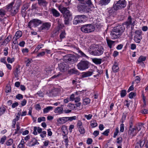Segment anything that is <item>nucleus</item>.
Masks as SVG:
<instances>
[{
    "label": "nucleus",
    "instance_id": "nucleus-7",
    "mask_svg": "<svg viewBox=\"0 0 148 148\" xmlns=\"http://www.w3.org/2000/svg\"><path fill=\"white\" fill-rule=\"evenodd\" d=\"M89 63L87 61L81 60L77 64L78 69L80 70H84L89 67Z\"/></svg>",
    "mask_w": 148,
    "mask_h": 148
},
{
    "label": "nucleus",
    "instance_id": "nucleus-42",
    "mask_svg": "<svg viewBox=\"0 0 148 148\" xmlns=\"http://www.w3.org/2000/svg\"><path fill=\"white\" fill-rule=\"evenodd\" d=\"M13 143V140L12 139H10L8 140L6 142V144L7 146H10Z\"/></svg>",
    "mask_w": 148,
    "mask_h": 148
},
{
    "label": "nucleus",
    "instance_id": "nucleus-41",
    "mask_svg": "<svg viewBox=\"0 0 148 148\" xmlns=\"http://www.w3.org/2000/svg\"><path fill=\"white\" fill-rule=\"evenodd\" d=\"M143 126L141 124H139L135 128L136 129V130L138 132L142 128H143Z\"/></svg>",
    "mask_w": 148,
    "mask_h": 148
},
{
    "label": "nucleus",
    "instance_id": "nucleus-61",
    "mask_svg": "<svg viewBox=\"0 0 148 148\" xmlns=\"http://www.w3.org/2000/svg\"><path fill=\"white\" fill-rule=\"evenodd\" d=\"M124 130V125L123 124H121L120 125V131L121 132H123Z\"/></svg>",
    "mask_w": 148,
    "mask_h": 148
},
{
    "label": "nucleus",
    "instance_id": "nucleus-4",
    "mask_svg": "<svg viewBox=\"0 0 148 148\" xmlns=\"http://www.w3.org/2000/svg\"><path fill=\"white\" fill-rule=\"evenodd\" d=\"M14 2H12L7 5L6 7L7 11L10 12L12 16L15 15L18 12L19 7L15 5L14 6Z\"/></svg>",
    "mask_w": 148,
    "mask_h": 148
},
{
    "label": "nucleus",
    "instance_id": "nucleus-1",
    "mask_svg": "<svg viewBox=\"0 0 148 148\" xmlns=\"http://www.w3.org/2000/svg\"><path fill=\"white\" fill-rule=\"evenodd\" d=\"M58 8L61 13L63 14L64 18V23L66 25H68L69 21L71 19L72 15L70 12L69 8L64 7L62 5H59Z\"/></svg>",
    "mask_w": 148,
    "mask_h": 148
},
{
    "label": "nucleus",
    "instance_id": "nucleus-19",
    "mask_svg": "<svg viewBox=\"0 0 148 148\" xmlns=\"http://www.w3.org/2000/svg\"><path fill=\"white\" fill-rule=\"evenodd\" d=\"M62 106H63L62 105ZM63 109L62 107H59L55 108L54 112L56 113H58L59 114H61L63 113Z\"/></svg>",
    "mask_w": 148,
    "mask_h": 148
},
{
    "label": "nucleus",
    "instance_id": "nucleus-32",
    "mask_svg": "<svg viewBox=\"0 0 148 148\" xmlns=\"http://www.w3.org/2000/svg\"><path fill=\"white\" fill-rule=\"evenodd\" d=\"M6 12L5 10L2 8L0 9V16L3 17L4 16L6 13Z\"/></svg>",
    "mask_w": 148,
    "mask_h": 148
},
{
    "label": "nucleus",
    "instance_id": "nucleus-29",
    "mask_svg": "<svg viewBox=\"0 0 148 148\" xmlns=\"http://www.w3.org/2000/svg\"><path fill=\"white\" fill-rule=\"evenodd\" d=\"M101 59L94 58L93 60V62L96 64H100L101 62Z\"/></svg>",
    "mask_w": 148,
    "mask_h": 148
},
{
    "label": "nucleus",
    "instance_id": "nucleus-43",
    "mask_svg": "<svg viewBox=\"0 0 148 148\" xmlns=\"http://www.w3.org/2000/svg\"><path fill=\"white\" fill-rule=\"evenodd\" d=\"M67 121H72L73 120H76L77 119V117L75 116L71 117H66Z\"/></svg>",
    "mask_w": 148,
    "mask_h": 148
},
{
    "label": "nucleus",
    "instance_id": "nucleus-6",
    "mask_svg": "<svg viewBox=\"0 0 148 148\" xmlns=\"http://www.w3.org/2000/svg\"><path fill=\"white\" fill-rule=\"evenodd\" d=\"M126 4L127 2L125 0H119L113 4V8L114 10H117L125 8Z\"/></svg>",
    "mask_w": 148,
    "mask_h": 148
},
{
    "label": "nucleus",
    "instance_id": "nucleus-53",
    "mask_svg": "<svg viewBox=\"0 0 148 148\" xmlns=\"http://www.w3.org/2000/svg\"><path fill=\"white\" fill-rule=\"evenodd\" d=\"M136 95V93L134 92H131L129 94V97L132 99L133 98L134 96H135Z\"/></svg>",
    "mask_w": 148,
    "mask_h": 148
},
{
    "label": "nucleus",
    "instance_id": "nucleus-16",
    "mask_svg": "<svg viewBox=\"0 0 148 148\" xmlns=\"http://www.w3.org/2000/svg\"><path fill=\"white\" fill-rule=\"evenodd\" d=\"M38 3L39 6L41 7L46 8L48 3L46 0H39Z\"/></svg>",
    "mask_w": 148,
    "mask_h": 148
},
{
    "label": "nucleus",
    "instance_id": "nucleus-12",
    "mask_svg": "<svg viewBox=\"0 0 148 148\" xmlns=\"http://www.w3.org/2000/svg\"><path fill=\"white\" fill-rule=\"evenodd\" d=\"M51 27V24L49 23H45L42 24L39 27V29L41 30H47Z\"/></svg>",
    "mask_w": 148,
    "mask_h": 148
},
{
    "label": "nucleus",
    "instance_id": "nucleus-31",
    "mask_svg": "<svg viewBox=\"0 0 148 148\" xmlns=\"http://www.w3.org/2000/svg\"><path fill=\"white\" fill-rule=\"evenodd\" d=\"M90 100L88 98L83 99V103L84 105H86L90 103Z\"/></svg>",
    "mask_w": 148,
    "mask_h": 148
},
{
    "label": "nucleus",
    "instance_id": "nucleus-59",
    "mask_svg": "<svg viewBox=\"0 0 148 148\" xmlns=\"http://www.w3.org/2000/svg\"><path fill=\"white\" fill-rule=\"evenodd\" d=\"M16 120V119H14L12 121V126L13 128H15Z\"/></svg>",
    "mask_w": 148,
    "mask_h": 148
},
{
    "label": "nucleus",
    "instance_id": "nucleus-8",
    "mask_svg": "<svg viewBox=\"0 0 148 148\" xmlns=\"http://www.w3.org/2000/svg\"><path fill=\"white\" fill-rule=\"evenodd\" d=\"M136 20L132 18L130 16H128L126 21L124 22L122 25L126 26L127 28H129L130 25L132 26V27H134L135 25Z\"/></svg>",
    "mask_w": 148,
    "mask_h": 148
},
{
    "label": "nucleus",
    "instance_id": "nucleus-57",
    "mask_svg": "<svg viewBox=\"0 0 148 148\" xmlns=\"http://www.w3.org/2000/svg\"><path fill=\"white\" fill-rule=\"evenodd\" d=\"M16 99L20 100L22 99L23 98V97L22 95L20 94H18L16 95Z\"/></svg>",
    "mask_w": 148,
    "mask_h": 148
},
{
    "label": "nucleus",
    "instance_id": "nucleus-60",
    "mask_svg": "<svg viewBox=\"0 0 148 148\" xmlns=\"http://www.w3.org/2000/svg\"><path fill=\"white\" fill-rule=\"evenodd\" d=\"M82 122L80 121H78L77 123V127L79 128L81 127H82Z\"/></svg>",
    "mask_w": 148,
    "mask_h": 148
},
{
    "label": "nucleus",
    "instance_id": "nucleus-34",
    "mask_svg": "<svg viewBox=\"0 0 148 148\" xmlns=\"http://www.w3.org/2000/svg\"><path fill=\"white\" fill-rule=\"evenodd\" d=\"M38 7L37 3H35L33 4L32 6L31 10H38Z\"/></svg>",
    "mask_w": 148,
    "mask_h": 148
},
{
    "label": "nucleus",
    "instance_id": "nucleus-37",
    "mask_svg": "<svg viewBox=\"0 0 148 148\" xmlns=\"http://www.w3.org/2000/svg\"><path fill=\"white\" fill-rule=\"evenodd\" d=\"M77 50V52L79 53L81 57H86L87 56L83 53V52L81 50H79V48H77L76 49Z\"/></svg>",
    "mask_w": 148,
    "mask_h": 148
},
{
    "label": "nucleus",
    "instance_id": "nucleus-25",
    "mask_svg": "<svg viewBox=\"0 0 148 148\" xmlns=\"http://www.w3.org/2000/svg\"><path fill=\"white\" fill-rule=\"evenodd\" d=\"M146 57L141 56L139 57L137 63L140 64L143 61H145L146 59Z\"/></svg>",
    "mask_w": 148,
    "mask_h": 148
},
{
    "label": "nucleus",
    "instance_id": "nucleus-33",
    "mask_svg": "<svg viewBox=\"0 0 148 148\" xmlns=\"http://www.w3.org/2000/svg\"><path fill=\"white\" fill-rule=\"evenodd\" d=\"M20 69L19 68L16 67L14 71L15 76L16 77H17L18 74L20 73Z\"/></svg>",
    "mask_w": 148,
    "mask_h": 148
},
{
    "label": "nucleus",
    "instance_id": "nucleus-50",
    "mask_svg": "<svg viewBox=\"0 0 148 148\" xmlns=\"http://www.w3.org/2000/svg\"><path fill=\"white\" fill-rule=\"evenodd\" d=\"M84 4L85 5L87 4L90 6H91L92 5V3L91 2V0H87L85 2V3Z\"/></svg>",
    "mask_w": 148,
    "mask_h": 148
},
{
    "label": "nucleus",
    "instance_id": "nucleus-9",
    "mask_svg": "<svg viewBox=\"0 0 148 148\" xmlns=\"http://www.w3.org/2000/svg\"><path fill=\"white\" fill-rule=\"evenodd\" d=\"M41 21L38 19H32L29 23L28 25L31 27H35L41 23Z\"/></svg>",
    "mask_w": 148,
    "mask_h": 148
},
{
    "label": "nucleus",
    "instance_id": "nucleus-55",
    "mask_svg": "<svg viewBox=\"0 0 148 148\" xmlns=\"http://www.w3.org/2000/svg\"><path fill=\"white\" fill-rule=\"evenodd\" d=\"M119 128L118 127H116L115 130V131L114 133L113 137L115 138L117 135L118 133H119Z\"/></svg>",
    "mask_w": 148,
    "mask_h": 148
},
{
    "label": "nucleus",
    "instance_id": "nucleus-21",
    "mask_svg": "<svg viewBox=\"0 0 148 148\" xmlns=\"http://www.w3.org/2000/svg\"><path fill=\"white\" fill-rule=\"evenodd\" d=\"M83 22V21L82 19H81L76 16L75 17L73 21V23L74 24L76 25L77 23H82Z\"/></svg>",
    "mask_w": 148,
    "mask_h": 148
},
{
    "label": "nucleus",
    "instance_id": "nucleus-10",
    "mask_svg": "<svg viewBox=\"0 0 148 148\" xmlns=\"http://www.w3.org/2000/svg\"><path fill=\"white\" fill-rule=\"evenodd\" d=\"M66 59L69 62L71 63H75L78 61V58L76 57L71 55L67 56Z\"/></svg>",
    "mask_w": 148,
    "mask_h": 148
},
{
    "label": "nucleus",
    "instance_id": "nucleus-63",
    "mask_svg": "<svg viewBox=\"0 0 148 148\" xmlns=\"http://www.w3.org/2000/svg\"><path fill=\"white\" fill-rule=\"evenodd\" d=\"M46 135V132L45 131H43L40 134V136L42 138H44L45 137Z\"/></svg>",
    "mask_w": 148,
    "mask_h": 148
},
{
    "label": "nucleus",
    "instance_id": "nucleus-28",
    "mask_svg": "<svg viewBox=\"0 0 148 148\" xmlns=\"http://www.w3.org/2000/svg\"><path fill=\"white\" fill-rule=\"evenodd\" d=\"M142 38V36H134V40L135 42L137 43H139L140 42L141 39Z\"/></svg>",
    "mask_w": 148,
    "mask_h": 148
},
{
    "label": "nucleus",
    "instance_id": "nucleus-54",
    "mask_svg": "<svg viewBox=\"0 0 148 148\" xmlns=\"http://www.w3.org/2000/svg\"><path fill=\"white\" fill-rule=\"evenodd\" d=\"M110 129H107L105 130L104 132H103L102 134L106 136H108V134L110 132Z\"/></svg>",
    "mask_w": 148,
    "mask_h": 148
},
{
    "label": "nucleus",
    "instance_id": "nucleus-26",
    "mask_svg": "<svg viewBox=\"0 0 148 148\" xmlns=\"http://www.w3.org/2000/svg\"><path fill=\"white\" fill-rule=\"evenodd\" d=\"M112 69L114 72L116 73L119 71V68L118 65L117 64H114L112 67Z\"/></svg>",
    "mask_w": 148,
    "mask_h": 148
},
{
    "label": "nucleus",
    "instance_id": "nucleus-62",
    "mask_svg": "<svg viewBox=\"0 0 148 148\" xmlns=\"http://www.w3.org/2000/svg\"><path fill=\"white\" fill-rule=\"evenodd\" d=\"M27 103V101L25 99H23L21 102V106H23L25 105Z\"/></svg>",
    "mask_w": 148,
    "mask_h": 148
},
{
    "label": "nucleus",
    "instance_id": "nucleus-20",
    "mask_svg": "<svg viewBox=\"0 0 148 148\" xmlns=\"http://www.w3.org/2000/svg\"><path fill=\"white\" fill-rule=\"evenodd\" d=\"M138 132L135 128H133L131 129H130L128 133L130 135H131L132 136L136 135Z\"/></svg>",
    "mask_w": 148,
    "mask_h": 148
},
{
    "label": "nucleus",
    "instance_id": "nucleus-24",
    "mask_svg": "<svg viewBox=\"0 0 148 148\" xmlns=\"http://www.w3.org/2000/svg\"><path fill=\"white\" fill-rule=\"evenodd\" d=\"M93 72L91 71H88L83 73L82 77H89L92 74Z\"/></svg>",
    "mask_w": 148,
    "mask_h": 148
},
{
    "label": "nucleus",
    "instance_id": "nucleus-2",
    "mask_svg": "<svg viewBox=\"0 0 148 148\" xmlns=\"http://www.w3.org/2000/svg\"><path fill=\"white\" fill-rule=\"evenodd\" d=\"M125 27L123 25H118L115 27L111 32L112 39L119 38L125 30Z\"/></svg>",
    "mask_w": 148,
    "mask_h": 148
},
{
    "label": "nucleus",
    "instance_id": "nucleus-51",
    "mask_svg": "<svg viewBox=\"0 0 148 148\" xmlns=\"http://www.w3.org/2000/svg\"><path fill=\"white\" fill-rule=\"evenodd\" d=\"M6 139V137L5 136H4L1 138L0 143H1V144H3Z\"/></svg>",
    "mask_w": 148,
    "mask_h": 148
},
{
    "label": "nucleus",
    "instance_id": "nucleus-48",
    "mask_svg": "<svg viewBox=\"0 0 148 148\" xmlns=\"http://www.w3.org/2000/svg\"><path fill=\"white\" fill-rule=\"evenodd\" d=\"M14 58H11L10 57H8L7 59V61L8 63H12L14 61Z\"/></svg>",
    "mask_w": 148,
    "mask_h": 148
},
{
    "label": "nucleus",
    "instance_id": "nucleus-46",
    "mask_svg": "<svg viewBox=\"0 0 148 148\" xmlns=\"http://www.w3.org/2000/svg\"><path fill=\"white\" fill-rule=\"evenodd\" d=\"M79 131L80 133L81 134H83L85 133L84 129L83 128V127L78 128Z\"/></svg>",
    "mask_w": 148,
    "mask_h": 148
},
{
    "label": "nucleus",
    "instance_id": "nucleus-11",
    "mask_svg": "<svg viewBox=\"0 0 148 148\" xmlns=\"http://www.w3.org/2000/svg\"><path fill=\"white\" fill-rule=\"evenodd\" d=\"M68 65L64 62L60 63L58 64V67L61 71L64 72L66 71L68 69Z\"/></svg>",
    "mask_w": 148,
    "mask_h": 148
},
{
    "label": "nucleus",
    "instance_id": "nucleus-14",
    "mask_svg": "<svg viewBox=\"0 0 148 148\" xmlns=\"http://www.w3.org/2000/svg\"><path fill=\"white\" fill-rule=\"evenodd\" d=\"M87 7L84 4L82 5L79 4L77 7L78 10L79 12L86 11L87 9Z\"/></svg>",
    "mask_w": 148,
    "mask_h": 148
},
{
    "label": "nucleus",
    "instance_id": "nucleus-49",
    "mask_svg": "<svg viewBox=\"0 0 148 148\" xmlns=\"http://www.w3.org/2000/svg\"><path fill=\"white\" fill-rule=\"evenodd\" d=\"M139 141L140 143V147H143L145 144V140H144L141 139L139 140Z\"/></svg>",
    "mask_w": 148,
    "mask_h": 148
},
{
    "label": "nucleus",
    "instance_id": "nucleus-27",
    "mask_svg": "<svg viewBox=\"0 0 148 148\" xmlns=\"http://www.w3.org/2000/svg\"><path fill=\"white\" fill-rule=\"evenodd\" d=\"M53 109V107L51 106H48L45 108L43 109V113L45 114L48 112L50 110H52Z\"/></svg>",
    "mask_w": 148,
    "mask_h": 148
},
{
    "label": "nucleus",
    "instance_id": "nucleus-58",
    "mask_svg": "<svg viewBox=\"0 0 148 148\" xmlns=\"http://www.w3.org/2000/svg\"><path fill=\"white\" fill-rule=\"evenodd\" d=\"M140 79L138 76H136V79L134 80V82L136 84H138L140 82Z\"/></svg>",
    "mask_w": 148,
    "mask_h": 148
},
{
    "label": "nucleus",
    "instance_id": "nucleus-44",
    "mask_svg": "<svg viewBox=\"0 0 148 148\" xmlns=\"http://www.w3.org/2000/svg\"><path fill=\"white\" fill-rule=\"evenodd\" d=\"M11 91V87L10 86L7 85L6 87L5 92H10Z\"/></svg>",
    "mask_w": 148,
    "mask_h": 148
},
{
    "label": "nucleus",
    "instance_id": "nucleus-13",
    "mask_svg": "<svg viewBox=\"0 0 148 148\" xmlns=\"http://www.w3.org/2000/svg\"><path fill=\"white\" fill-rule=\"evenodd\" d=\"M50 13L55 17H58L60 16V13L54 8H52L50 10Z\"/></svg>",
    "mask_w": 148,
    "mask_h": 148
},
{
    "label": "nucleus",
    "instance_id": "nucleus-18",
    "mask_svg": "<svg viewBox=\"0 0 148 148\" xmlns=\"http://www.w3.org/2000/svg\"><path fill=\"white\" fill-rule=\"evenodd\" d=\"M111 0H100L99 2V4L101 5H106L109 4Z\"/></svg>",
    "mask_w": 148,
    "mask_h": 148
},
{
    "label": "nucleus",
    "instance_id": "nucleus-17",
    "mask_svg": "<svg viewBox=\"0 0 148 148\" xmlns=\"http://www.w3.org/2000/svg\"><path fill=\"white\" fill-rule=\"evenodd\" d=\"M39 144V143L38 142L37 140L35 138H32L29 143V146L31 147Z\"/></svg>",
    "mask_w": 148,
    "mask_h": 148
},
{
    "label": "nucleus",
    "instance_id": "nucleus-15",
    "mask_svg": "<svg viewBox=\"0 0 148 148\" xmlns=\"http://www.w3.org/2000/svg\"><path fill=\"white\" fill-rule=\"evenodd\" d=\"M66 117L60 118L57 119V124H62L65 123L67 121Z\"/></svg>",
    "mask_w": 148,
    "mask_h": 148
},
{
    "label": "nucleus",
    "instance_id": "nucleus-22",
    "mask_svg": "<svg viewBox=\"0 0 148 148\" xmlns=\"http://www.w3.org/2000/svg\"><path fill=\"white\" fill-rule=\"evenodd\" d=\"M69 72L71 74H75L79 75L80 74L79 71L75 68L70 70L69 71Z\"/></svg>",
    "mask_w": 148,
    "mask_h": 148
},
{
    "label": "nucleus",
    "instance_id": "nucleus-64",
    "mask_svg": "<svg viewBox=\"0 0 148 148\" xmlns=\"http://www.w3.org/2000/svg\"><path fill=\"white\" fill-rule=\"evenodd\" d=\"M35 108L37 110H39L41 109V107L39 104H36L35 106Z\"/></svg>",
    "mask_w": 148,
    "mask_h": 148
},
{
    "label": "nucleus",
    "instance_id": "nucleus-5",
    "mask_svg": "<svg viewBox=\"0 0 148 148\" xmlns=\"http://www.w3.org/2000/svg\"><path fill=\"white\" fill-rule=\"evenodd\" d=\"M95 27L92 24H88L83 25L81 27V31L85 33H89L93 32Z\"/></svg>",
    "mask_w": 148,
    "mask_h": 148
},
{
    "label": "nucleus",
    "instance_id": "nucleus-30",
    "mask_svg": "<svg viewBox=\"0 0 148 148\" xmlns=\"http://www.w3.org/2000/svg\"><path fill=\"white\" fill-rule=\"evenodd\" d=\"M107 42L108 46L110 48H111L112 47V45L114 42V41L107 39Z\"/></svg>",
    "mask_w": 148,
    "mask_h": 148
},
{
    "label": "nucleus",
    "instance_id": "nucleus-36",
    "mask_svg": "<svg viewBox=\"0 0 148 148\" xmlns=\"http://www.w3.org/2000/svg\"><path fill=\"white\" fill-rule=\"evenodd\" d=\"M66 33L65 31H62L60 35V38L61 40L65 37Z\"/></svg>",
    "mask_w": 148,
    "mask_h": 148
},
{
    "label": "nucleus",
    "instance_id": "nucleus-39",
    "mask_svg": "<svg viewBox=\"0 0 148 148\" xmlns=\"http://www.w3.org/2000/svg\"><path fill=\"white\" fill-rule=\"evenodd\" d=\"M127 94L126 91L125 90H122L121 91L120 93L121 97H123L125 96Z\"/></svg>",
    "mask_w": 148,
    "mask_h": 148
},
{
    "label": "nucleus",
    "instance_id": "nucleus-56",
    "mask_svg": "<svg viewBox=\"0 0 148 148\" xmlns=\"http://www.w3.org/2000/svg\"><path fill=\"white\" fill-rule=\"evenodd\" d=\"M84 116L87 119L90 120L91 119L92 116V115L91 114H89L88 115L85 114L84 115Z\"/></svg>",
    "mask_w": 148,
    "mask_h": 148
},
{
    "label": "nucleus",
    "instance_id": "nucleus-40",
    "mask_svg": "<svg viewBox=\"0 0 148 148\" xmlns=\"http://www.w3.org/2000/svg\"><path fill=\"white\" fill-rule=\"evenodd\" d=\"M43 46V45L42 44H40L38 45L36 48L35 49L34 51L37 52Z\"/></svg>",
    "mask_w": 148,
    "mask_h": 148
},
{
    "label": "nucleus",
    "instance_id": "nucleus-52",
    "mask_svg": "<svg viewBox=\"0 0 148 148\" xmlns=\"http://www.w3.org/2000/svg\"><path fill=\"white\" fill-rule=\"evenodd\" d=\"M45 121V118L44 117H39L38 118V122H40L42 121Z\"/></svg>",
    "mask_w": 148,
    "mask_h": 148
},
{
    "label": "nucleus",
    "instance_id": "nucleus-23",
    "mask_svg": "<svg viewBox=\"0 0 148 148\" xmlns=\"http://www.w3.org/2000/svg\"><path fill=\"white\" fill-rule=\"evenodd\" d=\"M22 32L20 31H17L15 33V34L13 37V39L15 38H16L18 39L22 36Z\"/></svg>",
    "mask_w": 148,
    "mask_h": 148
},
{
    "label": "nucleus",
    "instance_id": "nucleus-35",
    "mask_svg": "<svg viewBox=\"0 0 148 148\" xmlns=\"http://www.w3.org/2000/svg\"><path fill=\"white\" fill-rule=\"evenodd\" d=\"M142 31L141 30H137L135 32V36H142Z\"/></svg>",
    "mask_w": 148,
    "mask_h": 148
},
{
    "label": "nucleus",
    "instance_id": "nucleus-45",
    "mask_svg": "<svg viewBox=\"0 0 148 148\" xmlns=\"http://www.w3.org/2000/svg\"><path fill=\"white\" fill-rule=\"evenodd\" d=\"M114 10H114L113 7L109 10L108 11L109 15L110 16L113 14L115 12Z\"/></svg>",
    "mask_w": 148,
    "mask_h": 148
},
{
    "label": "nucleus",
    "instance_id": "nucleus-47",
    "mask_svg": "<svg viewBox=\"0 0 148 148\" xmlns=\"http://www.w3.org/2000/svg\"><path fill=\"white\" fill-rule=\"evenodd\" d=\"M6 110L5 108L3 107L0 108V115H1L3 114L5 112Z\"/></svg>",
    "mask_w": 148,
    "mask_h": 148
},
{
    "label": "nucleus",
    "instance_id": "nucleus-3",
    "mask_svg": "<svg viewBox=\"0 0 148 148\" xmlns=\"http://www.w3.org/2000/svg\"><path fill=\"white\" fill-rule=\"evenodd\" d=\"M88 51L94 56H99L101 55L103 52V48L98 47L97 45H92L89 47Z\"/></svg>",
    "mask_w": 148,
    "mask_h": 148
},
{
    "label": "nucleus",
    "instance_id": "nucleus-38",
    "mask_svg": "<svg viewBox=\"0 0 148 148\" xmlns=\"http://www.w3.org/2000/svg\"><path fill=\"white\" fill-rule=\"evenodd\" d=\"M97 123L95 120L92 121L90 122V125L92 127H94L97 126Z\"/></svg>",
    "mask_w": 148,
    "mask_h": 148
}]
</instances>
